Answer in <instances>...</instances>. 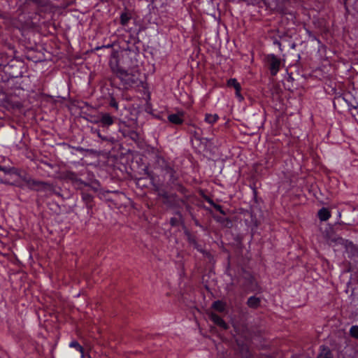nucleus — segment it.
<instances>
[{
	"label": "nucleus",
	"instance_id": "nucleus-13",
	"mask_svg": "<svg viewBox=\"0 0 358 358\" xmlns=\"http://www.w3.org/2000/svg\"><path fill=\"white\" fill-rule=\"evenodd\" d=\"M184 113L182 111L179 112L178 113H172L168 115V120L169 122L176 124V125H181L184 122L183 119Z\"/></svg>",
	"mask_w": 358,
	"mask_h": 358
},
{
	"label": "nucleus",
	"instance_id": "nucleus-30",
	"mask_svg": "<svg viewBox=\"0 0 358 358\" xmlns=\"http://www.w3.org/2000/svg\"><path fill=\"white\" fill-rule=\"evenodd\" d=\"M199 131L195 129L194 131H190L191 134L193 135L194 138L197 141H201V130L199 129Z\"/></svg>",
	"mask_w": 358,
	"mask_h": 358
},
{
	"label": "nucleus",
	"instance_id": "nucleus-2",
	"mask_svg": "<svg viewBox=\"0 0 358 358\" xmlns=\"http://www.w3.org/2000/svg\"><path fill=\"white\" fill-rule=\"evenodd\" d=\"M66 178L72 182L77 190L80 191L82 200L87 208V214H91L94 206L93 193L97 194L100 197L104 194L101 188L100 182L96 179L85 182L73 171H67Z\"/></svg>",
	"mask_w": 358,
	"mask_h": 358
},
{
	"label": "nucleus",
	"instance_id": "nucleus-20",
	"mask_svg": "<svg viewBox=\"0 0 358 358\" xmlns=\"http://www.w3.org/2000/svg\"><path fill=\"white\" fill-rule=\"evenodd\" d=\"M108 106L112 108L111 111H113L114 113L119 110L118 101L113 95H110L108 97Z\"/></svg>",
	"mask_w": 358,
	"mask_h": 358
},
{
	"label": "nucleus",
	"instance_id": "nucleus-7",
	"mask_svg": "<svg viewBox=\"0 0 358 358\" xmlns=\"http://www.w3.org/2000/svg\"><path fill=\"white\" fill-rule=\"evenodd\" d=\"M34 191L44 193L47 197L55 195L61 197L60 189L52 183L38 180L36 189Z\"/></svg>",
	"mask_w": 358,
	"mask_h": 358
},
{
	"label": "nucleus",
	"instance_id": "nucleus-26",
	"mask_svg": "<svg viewBox=\"0 0 358 358\" xmlns=\"http://www.w3.org/2000/svg\"><path fill=\"white\" fill-rule=\"evenodd\" d=\"M350 335L356 339H358V326L353 325L350 329Z\"/></svg>",
	"mask_w": 358,
	"mask_h": 358
},
{
	"label": "nucleus",
	"instance_id": "nucleus-44",
	"mask_svg": "<svg viewBox=\"0 0 358 358\" xmlns=\"http://www.w3.org/2000/svg\"><path fill=\"white\" fill-rule=\"evenodd\" d=\"M3 168L1 166H0V171H3Z\"/></svg>",
	"mask_w": 358,
	"mask_h": 358
},
{
	"label": "nucleus",
	"instance_id": "nucleus-9",
	"mask_svg": "<svg viewBox=\"0 0 358 358\" xmlns=\"http://www.w3.org/2000/svg\"><path fill=\"white\" fill-rule=\"evenodd\" d=\"M12 173L17 175L30 190L36 189L38 180L32 178L27 173L16 169H13Z\"/></svg>",
	"mask_w": 358,
	"mask_h": 358
},
{
	"label": "nucleus",
	"instance_id": "nucleus-40",
	"mask_svg": "<svg viewBox=\"0 0 358 358\" xmlns=\"http://www.w3.org/2000/svg\"><path fill=\"white\" fill-rule=\"evenodd\" d=\"M259 222L256 220L254 221V227L257 228L259 226Z\"/></svg>",
	"mask_w": 358,
	"mask_h": 358
},
{
	"label": "nucleus",
	"instance_id": "nucleus-39",
	"mask_svg": "<svg viewBox=\"0 0 358 358\" xmlns=\"http://www.w3.org/2000/svg\"><path fill=\"white\" fill-rule=\"evenodd\" d=\"M252 190H253L252 192H253L254 199L256 200L257 195V191L255 187L252 189Z\"/></svg>",
	"mask_w": 358,
	"mask_h": 358
},
{
	"label": "nucleus",
	"instance_id": "nucleus-28",
	"mask_svg": "<svg viewBox=\"0 0 358 358\" xmlns=\"http://www.w3.org/2000/svg\"><path fill=\"white\" fill-rule=\"evenodd\" d=\"M193 248L199 252L204 255L206 253V250L203 248V245L198 242L195 243V244L193 245Z\"/></svg>",
	"mask_w": 358,
	"mask_h": 358
},
{
	"label": "nucleus",
	"instance_id": "nucleus-4",
	"mask_svg": "<svg viewBox=\"0 0 358 358\" xmlns=\"http://www.w3.org/2000/svg\"><path fill=\"white\" fill-rule=\"evenodd\" d=\"M148 176L150 178V183L152 185L155 191L157 193L158 196L162 199L163 202L170 207H177L180 203L182 201L181 199L175 193H170L166 189H163L159 182L156 180L152 172H147Z\"/></svg>",
	"mask_w": 358,
	"mask_h": 358
},
{
	"label": "nucleus",
	"instance_id": "nucleus-21",
	"mask_svg": "<svg viewBox=\"0 0 358 358\" xmlns=\"http://www.w3.org/2000/svg\"><path fill=\"white\" fill-rule=\"evenodd\" d=\"M322 350L318 356V358H333L332 353L328 348L322 346Z\"/></svg>",
	"mask_w": 358,
	"mask_h": 358
},
{
	"label": "nucleus",
	"instance_id": "nucleus-45",
	"mask_svg": "<svg viewBox=\"0 0 358 358\" xmlns=\"http://www.w3.org/2000/svg\"><path fill=\"white\" fill-rule=\"evenodd\" d=\"M219 358H224V357H219Z\"/></svg>",
	"mask_w": 358,
	"mask_h": 358
},
{
	"label": "nucleus",
	"instance_id": "nucleus-35",
	"mask_svg": "<svg viewBox=\"0 0 358 358\" xmlns=\"http://www.w3.org/2000/svg\"><path fill=\"white\" fill-rule=\"evenodd\" d=\"M203 199L211 206H214V203H215L214 201L211 198H210L208 196L204 195Z\"/></svg>",
	"mask_w": 358,
	"mask_h": 358
},
{
	"label": "nucleus",
	"instance_id": "nucleus-31",
	"mask_svg": "<svg viewBox=\"0 0 358 358\" xmlns=\"http://www.w3.org/2000/svg\"><path fill=\"white\" fill-rule=\"evenodd\" d=\"M241 87L235 89V95L240 101H241L244 99L243 95L241 94Z\"/></svg>",
	"mask_w": 358,
	"mask_h": 358
},
{
	"label": "nucleus",
	"instance_id": "nucleus-42",
	"mask_svg": "<svg viewBox=\"0 0 358 358\" xmlns=\"http://www.w3.org/2000/svg\"><path fill=\"white\" fill-rule=\"evenodd\" d=\"M338 218H341V212H338Z\"/></svg>",
	"mask_w": 358,
	"mask_h": 358
},
{
	"label": "nucleus",
	"instance_id": "nucleus-17",
	"mask_svg": "<svg viewBox=\"0 0 358 358\" xmlns=\"http://www.w3.org/2000/svg\"><path fill=\"white\" fill-rule=\"evenodd\" d=\"M211 308L217 312L225 313L227 310V303L222 300H217L212 303Z\"/></svg>",
	"mask_w": 358,
	"mask_h": 358
},
{
	"label": "nucleus",
	"instance_id": "nucleus-1",
	"mask_svg": "<svg viewBox=\"0 0 358 358\" xmlns=\"http://www.w3.org/2000/svg\"><path fill=\"white\" fill-rule=\"evenodd\" d=\"M15 6L21 10L13 25L18 29H27L36 26L41 13L48 5L49 0H15Z\"/></svg>",
	"mask_w": 358,
	"mask_h": 358
},
{
	"label": "nucleus",
	"instance_id": "nucleus-6",
	"mask_svg": "<svg viewBox=\"0 0 358 358\" xmlns=\"http://www.w3.org/2000/svg\"><path fill=\"white\" fill-rule=\"evenodd\" d=\"M240 287L245 292H254L257 290L259 285L255 277L247 271H243V275L239 278Z\"/></svg>",
	"mask_w": 358,
	"mask_h": 358
},
{
	"label": "nucleus",
	"instance_id": "nucleus-10",
	"mask_svg": "<svg viewBox=\"0 0 358 358\" xmlns=\"http://www.w3.org/2000/svg\"><path fill=\"white\" fill-rule=\"evenodd\" d=\"M132 19V14L129 10L124 8V10L120 15V24L122 29L132 35L133 29L128 27L129 21Z\"/></svg>",
	"mask_w": 358,
	"mask_h": 358
},
{
	"label": "nucleus",
	"instance_id": "nucleus-41",
	"mask_svg": "<svg viewBox=\"0 0 358 358\" xmlns=\"http://www.w3.org/2000/svg\"><path fill=\"white\" fill-rule=\"evenodd\" d=\"M80 357L81 358H85V350H83V353H80Z\"/></svg>",
	"mask_w": 358,
	"mask_h": 358
},
{
	"label": "nucleus",
	"instance_id": "nucleus-3",
	"mask_svg": "<svg viewBox=\"0 0 358 358\" xmlns=\"http://www.w3.org/2000/svg\"><path fill=\"white\" fill-rule=\"evenodd\" d=\"M117 120L113 111L101 112L99 113L95 123L97 128H92V133L96 134L102 142H113L114 137L109 133L108 129Z\"/></svg>",
	"mask_w": 358,
	"mask_h": 358
},
{
	"label": "nucleus",
	"instance_id": "nucleus-38",
	"mask_svg": "<svg viewBox=\"0 0 358 358\" xmlns=\"http://www.w3.org/2000/svg\"><path fill=\"white\" fill-rule=\"evenodd\" d=\"M273 44L278 45L279 47V48L281 49L280 47L282 45H281V43L278 40H275L273 41Z\"/></svg>",
	"mask_w": 358,
	"mask_h": 358
},
{
	"label": "nucleus",
	"instance_id": "nucleus-27",
	"mask_svg": "<svg viewBox=\"0 0 358 358\" xmlns=\"http://www.w3.org/2000/svg\"><path fill=\"white\" fill-rule=\"evenodd\" d=\"M349 97H351V95L350 94H341L340 96H336L335 97V100L336 101H338L339 99H342L343 101H344L347 104H348V103L350 101V99H349Z\"/></svg>",
	"mask_w": 358,
	"mask_h": 358
},
{
	"label": "nucleus",
	"instance_id": "nucleus-18",
	"mask_svg": "<svg viewBox=\"0 0 358 358\" xmlns=\"http://www.w3.org/2000/svg\"><path fill=\"white\" fill-rule=\"evenodd\" d=\"M330 210L324 207L320 208L317 212V217L321 222L327 221L331 217Z\"/></svg>",
	"mask_w": 358,
	"mask_h": 358
},
{
	"label": "nucleus",
	"instance_id": "nucleus-14",
	"mask_svg": "<svg viewBox=\"0 0 358 358\" xmlns=\"http://www.w3.org/2000/svg\"><path fill=\"white\" fill-rule=\"evenodd\" d=\"M110 66L112 71L120 77H125L129 75L128 71L121 67L117 61H115V64H113V62L110 61Z\"/></svg>",
	"mask_w": 358,
	"mask_h": 358
},
{
	"label": "nucleus",
	"instance_id": "nucleus-43",
	"mask_svg": "<svg viewBox=\"0 0 358 358\" xmlns=\"http://www.w3.org/2000/svg\"><path fill=\"white\" fill-rule=\"evenodd\" d=\"M191 126L193 127L195 129L196 128V125L194 124H191Z\"/></svg>",
	"mask_w": 358,
	"mask_h": 358
},
{
	"label": "nucleus",
	"instance_id": "nucleus-29",
	"mask_svg": "<svg viewBox=\"0 0 358 358\" xmlns=\"http://www.w3.org/2000/svg\"><path fill=\"white\" fill-rule=\"evenodd\" d=\"M347 105L350 110H351L352 109H355L356 110V114L358 115V104L357 101H355V103H352V101H350Z\"/></svg>",
	"mask_w": 358,
	"mask_h": 358
},
{
	"label": "nucleus",
	"instance_id": "nucleus-15",
	"mask_svg": "<svg viewBox=\"0 0 358 358\" xmlns=\"http://www.w3.org/2000/svg\"><path fill=\"white\" fill-rule=\"evenodd\" d=\"M262 303V299L260 297H257L256 296H250L246 302L247 306L252 309H257L260 307Z\"/></svg>",
	"mask_w": 358,
	"mask_h": 358
},
{
	"label": "nucleus",
	"instance_id": "nucleus-12",
	"mask_svg": "<svg viewBox=\"0 0 358 358\" xmlns=\"http://www.w3.org/2000/svg\"><path fill=\"white\" fill-rule=\"evenodd\" d=\"M210 320L217 326L222 329L227 330L229 329L227 323L217 313H211L209 315Z\"/></svg>",
	"mask_w": 358,
	"mask_h": 358
},
{
	"label": "nucleus",
	"instance_id": "nucleus-25",
	"mask_svg": "<svg viewBox=\"0 0 358 358\" xmlns=\"http://www.w3.org/2000/svg\"><path fill=\"white\" fill-rule=\"evenodd\" d=\"M69 346L71 348H74L80 353H83V347L77 341H72L69 343Z\"/></svg>",
	"mask_w": 358,
	"mask_h": 358
},
{
	"label": "nucleus",
	"instance_id": "nucleus-19",
	"mask_svg": "<svg viewBox=\"0 0 358 358\" xmlns=\"http://www.w3.org/2000/svg\"><path fill=\"white\" fill-rule=\"evenodd\" d=\"M220 120L217 114L206 113L204 122L208 124L213 125Z\"/></svg>",
	"mask_w": 358,
	"mask_h": 358
},
{
	"label": "nucleus",
	"instance_id": "nucleus-34",
	"mask_svg": "<svg viewBox=\"0 0 358 358\" xmlns=\"http://www.w3.org/2000/svg\"><path fill=\"white\" fill-rule=\"evenodd\" d=\"M187 240L189 244L192 246L195 244V243L198 242L195 237L190 235L188 236Z\"/></svg>",
	"mask_w": 358,
	"mask_h": 358
},
{
	"label": "nucleus",
	"instance_id": "nucleus-8",
	"mask_svg": "<svg viewBox=\"0 0 358 358\" xmlns=\"http://www.w3.org/2000/svg\"><path fill=\"white\" fill-rule=\"evenodd\" d=\"M265 65L270 71L272 76H275L280 70L282 65L281 59L275 55L268 54L264 57Z\"/></svg>",
	"mask_w": 358,
	"mask_h": 358
},
{
	"label": "nucleus",
	"instance_id": "nucleus-11",
	"mask_svg": "<svg viewBox=\"0 0 358 358\" xmlns=\"http://www.w3.org/2000/svg\"><path fill=\"white\" fill-rule=\"evenodd\" d=\"M271 1L282 13L292 15V12L288 8L290 0H271Z\"/></svg>",
	"mask_w": 358,
	"mask_h": 358
},
{
	"label": "nucleus",
	"instance_id": "nucleus-33",
	"mask_svg": "<svg viewBox=\"0 0 358 358\" xmlns=\"http://www.w3.org/2000/svg\"><path fill=\"white\" fill-rule=\"evenodd\" d=\"M177 190L182 194L187 193V189L181 184H177Z\"/></svg>",
	"mask_w": 358,
	"mask_h": 358
},
{
	"label": "nucleus",
	"instance_id": "nucleus-23",
	"mask_svg": "<svg viewBox=\"0 0 358 358\" xmlns=\"http://www.w3.org/2000/svg\"><path fill=\"white\" fill-rule=\"evenodd\" d=\"M306 34L308 36L309 40H310L311 41H317L319 45L322 44V41L320 40L317 36L313 31L306 29Z\"/></svg>",
	"mask_w": 358,
	"mask_h": 358
},
{
	"label": "nucleus",
	"instance_id": "nucleus-24",
	"mask_svg": "<svg viewBox=\"0 0 358 358\" xmlns=\"http://www.w3.org/2000/svg\"><path fill=\"white\" fill-rule=\"evenodd\" d=\"M227 85L229 87H233L235 89L241 87V84L238 82L236 78H229L227 81Z\"/></svg>",
	"mask_w": 358,
	"mask_h": 358
},
{
	"label": "nucleus",
	"instance_id": "nucleus-22",
	"mask_svg": "<svg viewBox=\"0 0 358 358\" xmlns=\"http://www.w3.org/2000/svg\"><path fill=\"white\" fill-rule=\"evenodd\" d=\"M176 214L178 215L179 217H173L170 219V224L172 227H178L180 224V218L182 217L181 213L179 211H177Z\"/></svg>",
	"mask_w": 358,
	"mask_h": 358
},
{
	"label": "nucleus",
	"instance_id": "nucleus-37",
	"mask_svg": "<svg viewBox=\"0 0 358 358\" xmlns=\"http://www.w3.org/2000/svg\"><path fill=\"white\" fill-rule=\"evenodd\" d=\"M261 3H264V0H251L252 4H259Z\"/></svg>",
	"mask_w": 358,
	"mask_h": 358
},
{
	"label": "nucleus",
	"instance_id": "nucleus-5",
	"mask_svg": "<svg viewBox=\"0 0 358 358\" xmlns=\"http://www.w3.org/2000/svg\"><path fill=\"white\" fill-rule=\"evenodd\" d=\"M150 152L155 159V166L169 176V180L172 184L176 185L178 176L176 170L163 157L162 152L159 149L152 147Z\"/></svg>",
	"mask_w": 358,
	"mask_h": 358
},
{
	"label": "nucleus",
	"instance_id": "nucleus-32",
	"mask_svg": "<svg viewBox=\"0 0 358 358\" xmlns=\"http://www.w3.org/2000/svg\"><path fill=\"white\" fill-rule=\"evenodd\" d=\"M212 207H213L216 210H217L220 213H221L222 215H226V213L225 211L222 209V206L219 205V204H217L215 203H214V206H213Z\"/></svg>",
	"mask_w": 358,
	"mask_h": 358
},
{
	"label": "nucleus",
	"instance_id": "nucleus-16",
	"mask_svg": "<svg viewBox=\"0 0 358 358\" xmlns=\"http://www.w3.org/2000/svg\"><path fill=\"white\" fill-rule=\"evenodd\" d=\"M344 7L346 13L350 14V8L358 13V0H344Z\"/></svg>",
	"mask_w": 358,
	"mask_h": 358
},
{
	"label": "nucleus",
	"instance_id": "nucleus-36",
	"mask_svg": "<svg viewBox=\"0 0 358 358\" xmlns=\"http://www.w3.org/2000/svg\"><path fill=\"white\" fill-rule=\"evenodd\" d=\"M350 248L352 250L355 248V245L353 244L352 241H348L347 249Z\"/></svg>",
	"mask_w": 358,
	"mask_h": 358
}]
</instances>
